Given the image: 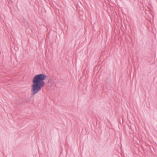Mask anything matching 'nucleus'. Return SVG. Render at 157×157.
<instances>
[{
	"instance_id": "1",
	"label": "nucleus",
	"mask_w": 157,
	"mask_h": 157,
	"mask_svg": "<svg viewBox=\"0 0 157 157\" xmlns=\"http://www.w3.org/2000/svg\"><path fill=\"white\" fill-rule=\"evenodd\" d=\"M46 76L43 74L35 75L32 80L33 85L31 86V94L33 95L37 93L45 85L43 81L46 78Z\"/></svg>"
}]
</instances>
